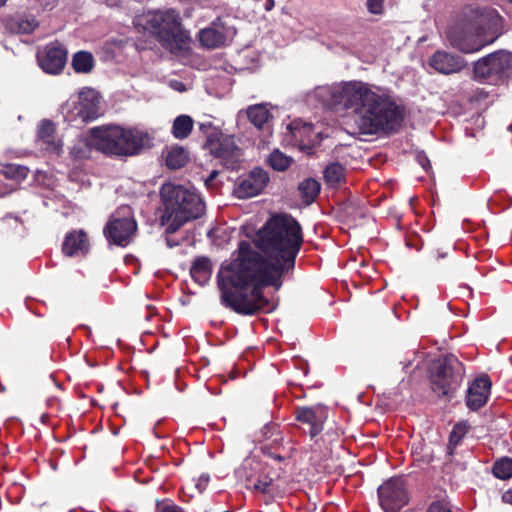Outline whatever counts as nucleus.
<instances>
[{"label":"nucleus","mask_w":512,"mask_h":512,"mask_svg":"<svg viewBox=\"0 0 512 512\" xmlns=\"http://www.w3.org/2000/svg\"><path fill=\"white\" fill-rule=\"evenodd\" d=\"M249 482V486L253 487L255 491L266 494L271 492V487L273 486L272 479L268 478L267 476H264L263 478H259L255 481H252V479H247Z\"/></svg>","instance_id":"obj_31"},{"label":"nucleus","mask_w":512,"mask_h":512,"mask_svg":"<svg viewBox=\"0 0 512 512\" xmlns=\"http://www.w3.org/2000/svg\"><path fill=\"white\" fill-rule=\"evenodd\" d=\"M303 243L301 226L290 215L272 216L258 231L255 242L241 241L217 273L223 306L253 315L268 305L263 288L279 290L295 266Z\"/></svg>","instance_id":"obj_1"},{"label":"nucleus","mask_w":512,"mask_h":512,"mask_svg":"<svg viewBox=\"0 0 512 512\" xmlns=\"http://www.w3.org/2000/svg\"><path fill=\"white\" fill-rule=\"evenodd\" d=\"M491 389V381L487 376L476 378L469 386L466 395V404L471 410H478L488 400Z\"/></svg>","instance_id":"obj_18"},{"label":"nucleus","mask_w":512,"mask_h":512,"mask_svg":"<svg viewBox=\"0 0 512 512\" xmlns=\"http://www.w3.org/2000/svg\"><path fill=\"white\" fill-rule=\"evenodd\" d=\"M67 54V50L62 44L52 42L37 53V60L44 72L59 74L66 64Z\"/></svg>","instance_id":"obj_13"},{"label":"nucleus","mask_w":512,"mask_h":512,"mask_svg":"<svg viewBox=\"0 0 512 512\" xmlns=\"http://www.w3.org/2000/svg\"><path fill=\"white\" fill-rule=\"evenodd\" d=\"M493 474L496 478L506 480L512 477V459L503 457L497 460L493 466Z\"/></svg>","instance_id":"obj_27"},{"label":"nucleus","mask_w":512,"mask_h":512,"mask_svg":"<svg viewBox=\"0 0 512 512\" xmlns=\"http://www.w3.org/2000/svg\"><path fill=\"white\" fill-rule=\"evenodd\" d=\"M324 177L330 186H337L344 178V167L338 163H332L326 167Z\"/></svg>","instance_id":"obj_28"},{"label":"nucleus","mask_w":512,"mask_h":512,"mask_svg":"<svg viewBox=\"0 0 512 512\" xmlns=\"http://www.w3.org/2000/svg\"><path fill=\"white\" fill-rule=\"evenodd\" d=\"M8 0H0V7H3Z\"/></svg>","instance_id":"obj_45"},{"label":"nucleus","mask_w":512,"mask_h":512,"mask_svg":"<svg viewBox=\"0 0 512 512\" xmlns=\"http://www.w3.org/2000/svg\"><path fill=\"white\" fill-rule=\"evenodd\" d=\"M296 420L303 426L301 429L314 438L323 430L324 422L327 419V411L324 407H301L295 411Z\"/></svg>","instance_id":"obj_15"},{"label":"nucleus","mask_w":512,"mask_h":512,"mask_svg":"<svg viewBox=\"0 0 512 512\" xmlns=\"http://www.w3.org/2000/svg\"><path fill=\"white\" fill-rule=\"evenodd\" d=\"M503 31V18L495 10L482 14L475 27L452 28L447 37L450 44L463 53H474L493 43Z\"/></svg>","instance_id":"obj_6"},{"label":"nucleus","mask_w":512,"mask_h":512,"mask_svg":"<svg viewBox=\"0 0 512 512\" xmlns=\"http://www.w3.org/2000/svg\"><path fill=\"white\" fill-rule=\"evenodd\" d=\"M429 65L442 74H452L461 71L466 62L461 56L446 51H436L429 59Z\"/></svg>","instance_id":"obj_17"},{"label":"nucleus","mask_w":512,"mask_h":512,"mask_svg":"<svg viewBox=\"0 0 512 512\" xmlns=\"http://www.w3.org/2000/svg\"><path fill=\"white\" fill-rule=\"evenodd\" d=\"M235 33L233 27L227 25L221 18H217L209 27L200 30L199 41L203 46L214 49L225 45Z\"/></svg>","instance_id":"obj_14"},{"label":"nucleus","mask_w":512,"mask_h":512,"mask_svg":"<svg viewBox=\"0 0 512 512\" xmlns=\"http://www.w3.org/2000/svg\"><path fill=\"white\" fill-rule=\"evenodd\" d=\"M218 175V172L217 171H212L209 175V177L205 180V185L207 187H211L213 185V181L215 180V178L217 177Z\"/></svg>","instance_id":"obj_40"},{"label":"nucleus","mask_w":512,"mask_h":512,"mask_svg":"<svg viewBox=\"0 0 512 512\" xmlns=\"http://www.w3.org/2000/svg\"><path fill=\"white\" fill-rule=\"evenodd\" d=\"M72 67L77 73H90L94 67V57L90 52L79 51L73 55Z\"/></svg>","instance_id":"obj_25"},{"label":"nucleus","mask_w":512,"mask_h":512,"mask_svg":"<svg viewBox=\"0 0 512 512\" xmlns=\"http://www.w3.org/2000/svg\"><path fill=\"white\" fill-rule=\"evenodd\" d=\"M427 512H451L450 508L441 502H434L430 505Z\"/></svg>","instance_id":"obj_35"},{"label":"nucleus","mask_w":512,"mask_h":512,"mask_svg":"<svg viewBox=\"0 0 512 512\" xmlns=\"http://www.w3.org/2000/svg\"><path fill=\"white\" fill-rule=\"evenodd\" d=\"M243 117H247L256 128L263 129L269 120L270 112L265 105L256 104L238 113V119Z\"/></svg>","instance_id":"obj_21"},{"label":"nucleus","mask_w":512,"mask_h":512,"mask_svg":"<svg viewBox=\"0 0 512 512\" xmlns=\"http://www.w3.org/2000/svg\"><path fill=\"white\" fill-rule=\"evenodd\" d=\"M167 244H168V246H170V247H173V246L175 245V244H174V243H172V241H170L169 239H167Z\"/></svg>","instance_id":"obj_46"},{"label":"nucleus","mask_w":512,"mask_h":512,"mask_svg":"<svg viewBox=\"0 0 512 512\" xmlns=\"http://www.w3.org/2000/svg\"><path fill=\"white\" fill-rule=\"evenodd\" d=\"M274 5H275L274 0H266L265 1V9L267 11L271 10L274 7Z\"/></svg>","instance_id":"obj_42"},{"label":"nucleus","mask_w":512,"mask_h":512,"mask_svg":"<svg viewBox=\"0 0 512 512\" xmlns=\"http://www.w3.org/2000/svg\"><path fill=\"white\" fill-rule=\"evenodd\" d=\"M293 162V159L290 156L285 155L278 149L274 150L269 157V164L274 170L284 171L286 170Z\"/></svg>","instance_id":"obj_29"},{"label":"nucleus","mask_w":512,"mask_h":512,"mask_svg":"<svg viewBox=\"0 0 512 512\" xmlns=\"http://www.w3.org/2000/svg\"><path fill=\"white\" fill-rule=\"evenodd\" d=\"M268 182L267 172L261 168H255L238 183L235 188V195L243 199L254 197L263 191Z\"/></svg>","instance_id":"obj_16"},{"label":"nucleus","mask_w":512,"mask_h":512,"mask_svg":"<svg viewBox=\"0 0 512 512\" xmlns=\"http://www.w3.org/2000/svg\"><path fill=\"white\" fill-rule=\"evenodd\" d=\"M248 464H249V461H248V460H246V461L243 463V467L245 468Z\"/></svg>","instance_id":"obj_47"},{"label":"nucleus","mask_w":512,"mask_h":512,"mask_svg":"<svg viewBox=\"0 0 512 512\" xmlns=\"http://www.w3.org/2000/svg\"><path fill=\"white\" fill-rule=\"evenodd\" d=\"M299 190L306 203H311L320 192V184L314 179H306L299 185Z\"/></svg>","instance_id":"obj_26"},{"label":"nucleus","mask_w":512,"mask_h":512,"mask_svg":"<svg viewBox=\"0 0 512 512\" xmlns=\"http://www.w3.org/2000/svg\"><path fill=\"white\" fill-rule=\"evenodd\" d=\"M209 481L210 476L208 474H202L194 481V486L199 493H202L207 488Z\"/></svg>","instance_id":"obj_33"},{"label":"nucleus","mask_w":512,"mask_h":512,"mask_svg":"<svg viewBox=\"0 0 512 512\" xmlns=\"http://www.w3.org/2000/svg\"><path fill=\"white\" fill-rule=\"evenodd\" d=\"M38 138L49 152L60 154L62 142L55 136V125L50 120L41 121L38 128Z\"/></svg>","instance_id":"obj_20"},{"label":"nucleus","mask_w":512,"mask_h":512,"mask_svg":"<svg viewBox=\"0 0 512 512\" xmlns=\"http://www.w3.org/2000/svg\"><path fill=\"white\" fill-rule=\"evenodd\" d=\"M463 434V428L460 425H456L451 433L450 440L454 441L456 437L460 438Z\"/></svg>","instance_id":"obj_36"},{"label":"nucleus","mask_w":512,"mask_h":512,"mask_svg":"<svg viewBox=\"0 0 512 512\" xmlns=\"http://www.w3.org/2000/svg\"><path fill=\"white\" fill-rule=\"evenodd\" d=\"M329 93L333 105L353 112L362 134L394 130L403 120L401 109L390 97L375 92L364 82H344L331 87Z\"/></svg>","instance_id":"obj_2"},{"label":"nucleus","mask_w":512,"mask_h":512,"mask_svg":"<svg viewBox=\"0 0 512 512\" xmlns=\"http://www.w3.org/2000/svg\"><path fill=\"white\" fill-rule=\"evenodd\" d=\"M418 162L425 170L430 168V161L425 155H419Z\"/></svg>","instance_id":"obj_37"},{"label":"nucleus","mask_w":512,"mask_h":512,"mask_svg":"<svg viewBox=\"0 0 512 512\" xmlns=\"http://www.w3.org/2000/svg\"><path fill=\"white\" fill-rule=\"evenodd\" d=\"M194 120L189 115L177 116L172 124L171 133L178 140H184L189 137L193 130Z\"/></svg>","instance_id":"obj_23"},{"label":"nucleus","mask_w":512,"mask_h":512,"mask_svg":"<svg viewBox=\"0 0 512 512\" xmlns=\"http://www.w3.org/2000/svg\"><path fill=\"white\" fill-rule=\"evenodd\" d=\"M211 127H212V124H211L210 122H209V123H207V124H201V125H200V130H202V131H204V132H205V131H206V129H210Z\"/></svg>","instance_id":"obj_44"},{"label":"nucleus","mask_w":512,"mask_h":512,"mask_svg":"<svg viewBox=\"0 0 512 512\" xmlns=\"http://www.w3.org/2000/svg\"><path fill=\"white\" fill-rule=\"evenodd\" d=\"M89 145L107 155L131 156L149 148L152 139L146 131L138 128L97 127L91 130Z\"/></svg>","instance_id":"obj_5"},{"label":"nucleus","mask_w":512,"mask_h":512,"mask_svg":"<svg viewBox=\"0 0 512 512\" xmlns=\"http://www.w3.org/2000/svg\"><path fill=\"white\" fill-rule=\"evenodd\" d=\"M190 274L200 286H204L211 278L212 264L207 257H198L192 264Z\"/></svg>","instance_id":"obj_22"},{"label":"nucleus","mask_w":512,"mask_h":512,"mask_svg":"<svg viewBox=\"0 0 512 512\" xmlns=\"http://www.w3.org/2000/svg\"><path fill=\"white\" fill-rule=\"evenodd\" d=\"M89 249L87 235L83 230L73 231L66 235L63 243V253L67 256L85 254Z\"/></svg>","instance_id":"obj_19"},{"label":"nucleus","mask_w":512,"mask_h":512,"mask_svg":"<svg viewBox=\"0 0 512 512\" xmlns=\"http://www.w3.org/2000/svg\"><path fill=\"white\" fill-rule=\"evenodd\" d=\"M161 197L164 204L162 223L166 225L167 233H175L186 222L204 213L205 204L194 189L167 183L161 188Z\"/></svg>","instance_id":"obj_4"},{"label":"nucleus","mask_w":512,"mask_h":512,"mask_svg":"<svg viewBox=\"0 0 512 512\" xmlns=\"http://www.w3.org/2000/svg\"><path fill=\"white\" fill-rule=\"evenodd\" d=\"M160 512H184L180 507L175 505L164 506Z\"/></svg>","instance_id":"obj_38"},{"label":"nucleus","mask_w":512,"mask_h":512,"mask_svg":"<svg viewBox=\"0 0 512 512\" xmlns=\"http://www.w3.org/2000/svg\"><path fill=\"white\" fill-rule=\"evenodd\" d=\"M379 500L385 512H400L408 503V493L404 479L390 478L378 488Z\"/></svg>","instance_id":"obj_11"},{"label":"nucleus","mask_w":512,"mask_h":512,"mask_svg":"<svg viewBox=\"0 0 512 512\" xmlns=\"http://www.w3.org/2000/svg\"><path fill=\"white\" fill-rule=\"evenodd\" d=\"M206 148L216 158L222 159L228 168H234L240 153L233 137L219 136L218 132H212L206 140Z\"/></svg>","instance_id":"obj_12"},{"label":"nucleus","mask_w":512,"mask_h":512,"mask_svg":"<svg viewBox=\"0 0 512 512\" xmlns=\"http://www.w3.org/2000/svg\"><path fill=\"white\" fill-rule=\"evenodd\" d=\"M512 73V54L498 51L478 60L474 65V75L477 79L496 82Z\"/></svg>","instance_id":"obj_10"},{"label":"nucleus","mask_w":512,"mask_h":512,"mask_svg":"<svg viewBox=\"0 0 512 512\" xmlns=\"http://www.w3.org/2000/svg\"><path fill=\"white\" fill-rule=\"evenodd\" d=\"M134 25L155 36L160 45L174 55H184L190 49L191 37L175 9L149 11L135 17Z\"/></svg>","instance_id":"obj_3"},{"label":"nucleus","mask_w":512,"mask_h":512,"mask_svg":"<svg viewBox=\"0 0 512 512\" xmlns=\"http://www.w3.org/2000/svg\"><path fill=\"white\" fill-rule=\"evenodd\" d=\"M27 25H28V27L23 28V31L26 33L33 31L34 28L36 27L34 22H32V23L28 22Z\"/></svg>","instance_id":"obj_43"},{"label":"nucleus","mask_w":512,"mask_h":512,"mask_svg":"<svg viewBox=\"0 0 512 512\" xmlns=\"http://www.w3.org/2000/svg\"><path fill=\"white\" fill-rule=\"evenodd\" d=\"M100 98L91 88L82 89L78 95L71 97L62 107L68 121L85 123L96 119L100 114Z\"/></svg>","instance_id":"obj_8"},{"label":"nucleus","mask_w":512,"mask_h":512,"mask_svg":"<svg viewBox=\"0 0 512 512\" xmlns=\"http://www.w3.org/2000/svg\"><path fill=\"white\" fill-rule=\"evenodd\" d=\"M170 86L180 92H183L186 90L185 85L180 81H171Z\"/></svg>","instance_id":"obj_39"},{"label":"nucleus","mask_w":512,"mask_h":512,"mask_svg":"<svg viewBox=\"0 0 512 512\" xmlns=\"http://www.w3.org/2000/svg\"><path fill=\"white\" fill-rule=\"evenodd\" d=\"M465 374L463 364L452 354L440 359L431 374V388L438 397H450L460 386Z\"/></svg>","instance_id":"obj_7"},{"label":"nucleus","mask_w":512,"mask_h":512,"mask_svg":"<svg viewBox=\"0 0 512 512\" xmlns=\"http://www.w3.org/2000/svg\"><path fill=\"white\" fill-rule=\"evenodd\" d=\"M189 160L188 151L179 145L170 148L166 156V165L168 168L176 170L182 168Z\"/></svg>","instance_id":"obj_24"},{"label":"nucleus","mask_w":512,"mask_h":512,"mask_svg":"<svg viewBox=\"0 0 512 512\" xmlns=\"http://www.w3.org/2000/svg\"><path fill=\"white\" fill-rule=\"evenodd\" d=\"M502 500H503V502H505V503H507V504H511V505H512V489L507 490V491L502 495Z\"/></svg>","instance_id":"obj_41"},{"label":"nucleus","mask_w":512,"mask_h":512,"mask_svg":"<svg viewBox=\"0 0 512 512\" xmlns=\"http://www.w3.org/2000/svg\"><path fill=\"white\" fill-rule=\"evenodd\" d=\"M4 390H5V388L1 386L0 391L3 392Z\"/></svg>","instance_id":"obj_48"},{"label":"nucleus","mask_w":512,"mask_h":512,"mask_svg":"<svg viewBox=\"0 0 512 512\" xmlns=\"http://www.w3.org/2000/svg\"><path fill=\"white\" fill-rule=\"evenodd\" d=\"M287 129L290 131L292 136L295 138V140H304L305 138H308L311 131H312V125L307 123H302L299 120L292 121L288 126Z\"/></svg>","instance_id":"obj_30"},{"label":"nucleus","mask_w":512,"mask_h":512,"mask_svg":"<svg viewBox=\"0 0 512 512\" xmlns=\"http://www.w3.org/2000/svg\"><path fill=\"white\" fill-rule=\"evenodd\" d=\"M137 229L131 208L122 206L111 216L107 223L104 233L107 239L118 245L127 246Z\"/></svg>","instance_id":"obj_9"},{"label":"nucleus","mask_w":512,"mask_h":512,"mask_svg":"<svg viewBox=\"0 0 512 512\" xmlns=\"http://www.w3.org/2000/svg\"><path fill=\"white\" fill-rule=\"evenodd\" d=\"M8 174H11L13 177L18 179H25L29 173V169L25 166H10L7 171Z\"/></svg>","instance_id":"obj_32"},{"label":"nucleus","mask_w":512,"mask_h":512,"mask_svg":"<svg viewBox=\"0 0 512 512\" xmlns=\"http://www.w3.org/2000/svg\"><path fill=\"white\" fill-rule=\"evenodd\" d=\"M384 0H367V8L372 14H380L383 10Z\"/></svg>","instance_id":"obj_34"}]
</instances>
